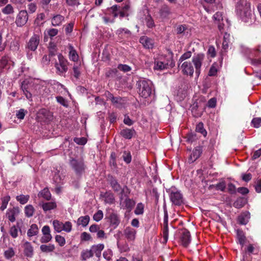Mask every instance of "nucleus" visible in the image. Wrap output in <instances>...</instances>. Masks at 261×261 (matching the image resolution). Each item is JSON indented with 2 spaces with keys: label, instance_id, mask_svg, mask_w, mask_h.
Returning <instances> with one entry per match:
<instances>
[{
  "label": "nucleus",
  "instance_id": "nucleus-1",
  "mask_svg": "<svg viewBox=\"0 0 261 261\" xmlns=\"http://www.w3.org/2000/svg\"><path fill=\"white\" fill-rule=\"evenodd\" d=\"M236 10L243 21L249 22L251 19V4L247 0H239L236 4Z\"/></svg>",
  "mask_w": 261,
  "mask_h": 261
},
{
  "label": "nucleus",
  "instance_id": "nucleus-2",
  "mask_svg": "<svg viewBox=\"0 0 261 261\" xmlns=\"http://www.w3.org/2000/svg\"><path fill=\"white\" fill-rule=\"evenodd\" d=\"M136 85L138 92L141 97L146 98L151 94V83L149 81L141 80L137 82Z\"/></svg>",
  "mask_w": 261,
  "mask_h": 261
},
{
  "label": "nucleus",
  "instance_id": "nucleus-3",
  "mask_svg": "<svg viewBox=\"0 0 261 261\" xmlns=\"http://www.w3.org/2000/svg\"><path fill=\"white\" fill-rule=\"evenodd\" d=\"M42 37L41 30H36L27 44V48L31 51H35L40 43Z\"/></svg>",
  "mask_w": 261,
  "mask_h": 261
},
{
  "label": "nucleus",
  "instance_id": "nucleus-4",
  "mask_svg": "<svg viewBox=\"0 0 261 261\" xmlns=\"http://www.w3.org/2000/svg\"><path fill=\"white\" fill-rule=\"evenodd\" d=\"M69 164L76 175L80 176L84 173L86 166L83 160L71 158Z\"/></svg>",
  "mask_w": 261,
  "mask_h": 261
},
{
  "label": "nucleus",
  "instance_id": "nucleus-5",
  "mask_svg": "<svg viewBox=\"0 0 261 261\" xmlns=\"http://www.w3.org/2000/svg\"><path fill=\"white\" fill-rule=\"evenodd\" d=\"M109 180L110 185L115 192L120 191L121 194L124 195V196H127L129 194L130 191L127 187L125 186L122 188L117 180L113 176L110 177Z\"/></svg>",
  "mask_w": 261,
  "mask_h": 261
},
{
  "label": "nucleus",
  "instance_id": "nucleus-6",
  "mask_svg": "<svg viewBox=\"0 0 261 261\" xmlns=\"http://www.w3.org/2000/svg\"><path fill=\"white\" fill-rule=\"evenodd\" d=\"M29 15L27 11L20 10L16 16L15 23L17 27H23L27 23Z\"/></svg>",
  "mask_w": 261,
  "mask_h": 261
},
{
  "label": "nucleus",
  "instance_id": "nucleus-7",
  "mask_svg": "<svg viewBox=\"0 0 261 261\" xmlns=\"http://www.w3.org/2000/svg\"><path fill=\"white\" fill-rule=\"evenodd\" d=\"M169 197L172 203L175 205H180L183 203V196L179 191L171 190Z\"/></svg>",
  "mask_w": 261,
  "mask_h": 261
},
{
  "label": "nucleus",
  "instance_id": "nucleus-8",
  "mask_svg": "<svg viewBox=\"0 0 261 261\" xmlns=\"http://www.w3.org/2000/svg\"><path fill=\"white\" fill-rule=\"evenodd\" d=\"M120 198V204L121 208L127 209L129 211H131L135 204V201L128 198V195L127 196H124V195H121Z\"/></svg>",
  "mask_w": 261,
  "mask_h": 261
},
{
  "label": "nucleus",
  "instance_id": "nucleus-9",
  "mask_svg": "<svg viewBox=\"0 0 261 261\" xmlns=\"http://www.w3.org/2000/svg\"><path fill=\"white\" fill-rule=\"evenodd\" d=\"M137 231L134 228L128 226L123 230V236L128 242L134 241L136 237Z\"/></svg>",
  "mask_w": 261,
  "mask_h": 261
},
{
  "label": "nucleus",
  "instance_id": "nucleus-10",
  "mask_svg": "<svg viewBox=\"0 0 261 261\" xmlns=\"http://www.w3.org/2000/svg\"><path fill=\"white\" fill-rule=\"evenodd\" d=\"M19 213L20 210L17 206L9 208L6 212V216L10 222H14L15 221L16 217L19 215Z\"/></svg>",
  "mask_w": 261,
  "mask_h": 261
},
{
  "label": "nucleus",
  "instance_id": "nucleus-11",
  "mask_svg": "<svg viewBox=\"0 0 261 261\" xmlns=\"http://www.w3.org/2000/svg\"><path fill=\"white\" fill-rule=\"evenodd\" d=\"M43 236L40 239L42 243H47L52 240V236L50 234V229L48 225L44 226L42 228Z\"/></svg>",
  "mask_w": 261,
  "mask_h": 261
},
{
  "label": "nucleus",
  "instance_id": "nucleus-12",
  "mask_svg": "<svg viewBox=\"0 0 261 261\" xmlns=\"http://www.w3.org/2000/svg\"><path fill=\"white\" fill-rule=\"evenodd\" d=\"M105 95L107 98V100L111 101L112 103L116 107H119L122 105L121 97L119 96L115 97L112 93L108 91L106 92Z\"/></svg>",
  "mask_w": 261,
  "mask_h": 261
},
{
  "label": "nucleus",
  "instance_id": "nucleus-13",
  "mask_svg": "<svg viewBox=\"0 0 261 261\" xmlns=\"http://www.w3.org/2000/svg\"><path fill=\"white\" fill-rule=\"evenodd\" d=\"M202 149L201 147L197 146L195 148L189 158V163H192L195 161L197 159L199 158L201 154L202 153Z\"/></svg>",
  "mask_w": 261,
  "mask_h": 261
},
{
  "label": "nucleus",
  "instance_id": "nucleus-14",
  "mask_svg": "<svg viewBox=\"0 0 261 261\" xmlns=\"http://www.w3.org/2000/svg\"><path fill=\"white\" fill-rule=\"evenodd\" d=\"M139 42L146 48L150 49L153 47V40L146 36L141 37L139 39Z\"/></svg>",
  "mask_w": 261,
  "mask_h": 261
},
{
  "label": "nucleus",
  "instance_id": "nucleus-15",
  "mask_svg": "<svg viewBox=\"0 0 261 261\" xmlns=\"http://www.w3.org/2000/svg\"><path fill=\"white\" fill-rule=\"evenodd\" d=\"M180 240L184 247H187L189 245L191 241V236L188 230L185 229L182 231Z\"/></svg>",
  "mask_w": 261,
  "mask_h": 261
},
{
  "label": "nucleus",
  "instance_id": "nucleus-16",
  "mask_svg": "<svg viewBox=\"0 0 261 261\" xmlns=\"http://www.w3.org/2000/svg\"><path fill=\"white\" fill-rule=\"evenodd\" d=\"M168 217L167 212L165 213L164 217V228L163 229V237L165 242H167L168 238Z\"/></svg>",
  "mask_w": 261,
  "mask_h": 261
},
{
  "label": "nucleus",
  "instance_id": "nucleus-17",
  "mask_svg": "<svg viewBox=\"0 0 261 261\" xmlns=\"http://www.w3.org/2000/svg\"><path fill=\"white\" fill-rule=\"evenodd\" d=\"M104 245L103 244H98L93 245L91 247V251L94 255L95 254L97 257H100L102 250L104 249Z\"/></svg>",
  "mask_w": 261,
  "mask_h": 261
},
{
  "label": "nucleus",
  "instance_id": "nucleus-18",
  "mask_svg": "<svg viewBox=\"0 0 261 261\" xmlns=\"http://www.w3.org/2000/svg\"><path fill=\"white\" fill-rule=\"evenodd\" d=\"M29 81L28 80H25L22 82L21 86V90L23 91L27 99H30L32 98V94L29 91Z\"/></svg>",
  "mask_w": 261,
  "mask_h": 261
},
{
  "label": "nucleus",
  "instance_id": "nucleus-19",
  "mask_svg": "<svg viewBox=\"0 0 261 261\" xmlns=\"http://www.w3.org/2000/svg\"><path fill=\"white\" fill-rule=\"evenodd\" d=\"M130 9V6L129 4H126L124 6L120 7V9L118 10V16L120 18L124 17H128L129 15V10Z\"/></svg>",
  "mask_w": 261,
  "mask_h": 261
},
{
  "label": "nucleus",
  "instance_id": "nucleus-20",
  "mask_svg": "<svg viewBox=\"0 0 261 261\" xmlns=\"http://www.w3.org/2000/svg\"><path fill=\"white\" fill-rule=\"evenodd\" d=\"M110 224L114 228L117 227L120 223V220L119 216L115 213H111L109 216Z\"/></svg>",
  "mask_w": 261,
  "mask_h": 261
},
{
  "label": "nucleus",
  "instance_id": "nucleus-21",
  "mask_svg": "<svg viewBox=\"0 0 261 261\" xmlns=\"http://www.w3.org/2000/svg\"><path fill=\"white\" fill-rule=\"evenodd\" d=\"M135 133L136 132L134 129H129L126 128L122 129L120 132V134L125 139H130L135 134Z\"/></svg>",
  "mask_w": 261,
  "mask_h": 261
},
{
  "label": "nucleus",
  "instance_id": "nucleus-22",
  "mask_svg": "<svg viewBox=\"0 0 261 261\" xmlns=\"http://www.w3.org/2000/svg\"><path fill=\"white\" fill-rule=\"evenodd\" d=\"M57 206V203L54 200L50 202H44L41 204V207L45 212L54 210Z\"/></svg>",
  "mask_w": 261,
  "mask_h": 261
},
{
  "label": "nucleus",
  "instance_id": "nucleus-23",
  "mask_svg": "<svg viewBox=\"0 0 261 261\" xmlns=\"http://www.w3.org/2000/svg\"><path fill=\"white\" fill-rule=\"evenodd\" d=\"M24 254L28 257H32L34 254L33 247L29 242H26L24 244Z\"/></svg>",
  "mask_w": 261,
  "mask_h": 261
},
{
  "label": "nucleus",
  "instance_id": "nucleus-24",
  "mask_svg": "<svg viewBox=\"0 0 261 261\" xmlns=\"http://www.w3.org/2000/svg\"><path fill=\"white\" fill-rule=\"evenodd\" d=\"M247 202L246 198L240 197L234 202L233 206L237 208H241L244 206Z\"/></svg>",
  "mask_w": 261,
  "mask_h": 261
},
{
  "label": "nucleus",
  "instance_id": "nucleus-25",
  "mask_svg": "<svg viewBox=\"0 0 261 261\" xmlns=\"http://www.w3.org/2000/svg\"><path fill=\"white\" fill-rule=\"evenodd\" d=\"M159 13L162 18H165L167 17L170 14L169 7L167 5H163L160 9Z\"/></svg>",
  "mask_w": 261,
  "mask_h": 261
},
{
  "label": "nucleus",
  "instance_id": "nucleus-26",
  "mask_svg": "<svg viewBox=\"0 0 261 261\" xmlns=\"http://www.w3.org/2000/svg\"><path fill=\"white\" fill-rule=\"evenodd\" d=\"M2 12L5 15H12L14 13V8L10 4H7L6 6L2 8Z\"/></svg>",
  "mask_w": 261,
  "mask_h": 261
},
{
  "label": "nucleus",
  "instance_id": "nucleus-27",
  "mask_svg": "<svg viewBox=\"0 0 261 261\" xmlns=\"http://www.w3.org/2000/svg\"><path fill=\"white\" fill-rule=\"evenodd\" d=\"M40 249L42 252L49 253L53 252L55 249V246L54 244H49L48 245H41Z\"/></svg>",
  "mask_w": 261,
  "mask_h": 261
},
{
  "label": "nucleus",
  "instance_id": "nucleus-28",
  "mask_svg": "<svg viewBox=\"0 0 261 261\" xmlns=\"http://www.w3.org/2000/svg\"><path fill=\"white\" fill-rule=\"evenodd\" d=\"M248 213L245 212L241 214L238 218V222L240 224L245 225L248 222Z\"/></svg>",
  "mask_w": 261,
  "mask_h": 261
},
{
  "label": "nucleus",
  "instance_id": "nucleus-29",
  "mask_svg": "<svg viewBox=\"0 0 261 261\" xmlns=\"http://www.w3.org/2000/svg\"><path fill=\"white\" fill-rule=\"evenodd\" d=\"M64 19V16L59 14L56 15L53 17L51 24L53 26H58L61 24Z\"/></svg>",
  "mask_w": 261,
  "mask_h": 261
},
{
  "label": "nucleus",
  "instance_id": "nucleus-30",
  "mask_svg": "<svg viewBox=\"0 0 261 261\" xmlns=\"http://www.w3.org/2000/svg\"><path fill=\"white\" fill-rule=\"evenodd\" d=\"M90 221V217L88 215L85 216H81L77 220V224L78 225H82L83 227H86L89 223Z\"/></svg>",
  "mask_w": 261,
  "mask_h": 261
},
{
  "label": "nucleus",
  "instance_id": "nucleus-31",
  "mask_svg": "<svg viewBox=\"0 0 261 261\" xmlns=\"http://www.w3.org/2000/svg\"><path fill=\"white\" fill-rule=\"evenodd\" d=\"M204 58V55L203 54H199L194 56L192 59L194 65H201Z\"/></svg>",
  "mask_w": 261,
  "mask_h": 261
},
{
  "label": "nucleus",
  "instance_id": "nucleus-32",
  "mask_svg": "<svg viewBox=\"0 0 261 261\" xmlns=\"http://www.w3.org/2000/svg\"><path fill=\"white\" fill-rule=\"evenodd\" d=\"M39 197H42L46 200H49L51 199V194L48 188H45L40 191L38 194Z\"/></svg>",
  "mask_w": 261,
  "mask_h": 261
},
{
  "label": "nucleus",
  "instance_id": "nucleus-33",
  "mask_svg": "<svg viewBox=\"0 0 261 261\" xmlns=\"http://www.w3.org/2000/svg\"><path fill=\"white\" fill-rule=\"evenodd\" d=\"M93 256L91 249L83 250L81 253V258L83 260H86Z\"/></svg>",
  "mask_w": 261,
  "mask_h": 261
},
{
  "label": "nucleus",
  "instance_id": "nucleus-34",
  "mask_svg": "<svg viewBox=\"0 0 261 261\" xmlns=\"http://www.w3.org/2000/svg\"><path fill=\"white\" fill-rule=\"evenodd\" d=\"M1 205L0 206V210L4 211L7 207L8 204L10 200V196L9 195H6L1 197Z\"/></svg>",
  "mask_w": 261,
  "mask_h": 261
},
{
  "label": "nucleus",
  "instance_id": "nucleus-35",
  "mask_svg": "<svg viewBox=\"0 0 261 261\" xmlns=\"http://www.w3.org/2000/svg\"><path fill=\"white\" fill-rule=\"evenodd\" d=\"M103 197L105 198V201L106 203L111 204L114 203L115 202V198L114 195L111 192H106L103 195Z\"/></svg>",
  "mask_w": 261,
  "mask_h": 261
},
{
  "label": "nucleus",
  "instance_id": "nucleus-36",
  "mask_svg": "<svg viewBox=\"0 0 261 261\" xmlns=\"http://www.w3.org/2000/svg\"><path fill=\"white\" fill-rule=\"evenodd\" d=\"M39 229L37 225L33 224L28 230L27 234L29 237H31L37 235Z\"/></svg>",
  "mask_w": 261,
  "mask_h": 261
},
{
  "label": "nucleus",
  "instance_id": "nucleus-37",
  "mask_svg": "<svg viewBox=\"0 0 261 261\" xmlns=\"http://www.w3.org/2000/svg\"><path fill=\"white\" fill-rule=\"evenodd\" d=\"M120 9V6L114 5L110 8H107V11L113 15L114 18L118 16V10Z\"/></svg>",
  "mask_w": 261,
  "mask_h": 261
},
{
  "label": "nucleus",
  "instance_id": "nucleus-38",
  "mask_svg": "<svg viewBox=\"0 0 261 261\" xmlns=\"http://www.w3.org/2000/svg\"><path fill=\"white\" fill-rule=\"evenodd\" d=\"M24 211L25 216L30 218L33 216L35 209L32 205L29 204L25 206Z\"/></svg>",
  "mask_w": 261,
  "mask_h": 261
},
{
  "label": "nucleus",
  "instance_id": "nucleus-39",
  "mask_svg": "<svg viewBox=\"0 0 261 261\" xmlns=\"http://www.w3.org/2000/svg\"><path fill=\"white\" fill-rule=\"evenodd\" d=\"M53 224L55 230L57 232H60L63 231V223L62 222L55 220L53 222Z\"/></svg>",
  "mask_w": 261,
  "mask_h": 261
},
{
  "label": "nucleus",
  "instance_id": "nucleus-40",
  "mask_svg": "<svg viewBox=\"0 0 261 261\" xmlns=\"http://www.w3.org/2000/svg\"><path fill=\"white\" fill-rule=\"evenodd\" d=\"M196 132L200 133L204 137L207 135V132L204 128L203 123L201 122H199L196 126Z\"/></svg>",
  "mask_w": 261,
  "mask_h": 261
},
{
  "label": "nucleus",
  "instance_id": "nucleus-41",
  "mask_svg": "<svg viewBox=\"0 0 261 261\" xmlns=\"http://www.w3.org/2000/svg\"><path fill=\"white\" fill-rule=\"evenodd\" d=\"M237 234L240 244L243 245L246 241V237L244 232L241 230L238 229Z\"/></svg>",
  "mask_w": 261,
  "mask_h": 261
},
{
  "label": "nucleus",
  "instance_id": "nucleus-42",
  "mask_svg": "<svg viewBox=\"0 0 261 261\" xmlns=\"http://www.w3.org/2000/svg\"><path fill=\"white\" fill-rule=\"evenodd\" d=\"M182 73L187 75L192 76L194 72L193 66H181Z\"/></svg>",
  "mask_w": 261,
  "mask_h": 261
},
{
  "label": "nucleus",
  "instance_id": "nucleus-43",
  "mask_svg": "<svg viewBox=\"0 0 261 261\" xmlns=\"http://www.w3.org/2000/svg\"><path fill=\"white\" fill-rule=\"evenodd\" d=\"M185 138L187 142L192 143L198 139V137L195 133L193 132L188 134Z\"/></svg>",
  "mask_w": 261,
  "mask_h": 261
},
{
  "label": "nucleus",
  "instance_id": "nucleus-44",
  "mask_svg": "<svg viewBox=\"0 0 261 261\" xmlns=\"http://www.w3.org/2000/svg\"><path fill=\"white\" fill-rule=\"evenodd\" d=\"M70 50L69 54L70 59L74 62L77 61L79 59V56L76 51L72 46H70Z\"/></svg>",
  "mask_w": 261,
  "mask_h": 261
},
{
  "label": "nucleus",
  "instance_id": "nucleus-45",
  "mask_svg": "<svg viewBox=\"0 0 261 261\" xmlns=\"http://www.w3.org/2000/svg\"><path fill=\"white\" fill-rule=\"evenodd\" d=\"M0 65H12L14 62L10 60L9 57L5 56L0 60Z\"/></svg>",
  "mask_w": 261,
  "mask_h": 261
},
{
  "label": "nucleus",
  "instance_id": "nucleus-46",
  "mask_svg": "<svg viewBox=\"0 0 261 261\" xmlns=\"http://www.w3.org/2000/svg\"><path fill=\"white\" fill-rule=\"evenodd\" d=\"M106 75L107 77H115V76H119L120 74L119 73V71L117 68H114L112 69H110L109 71H107L106 73Z\"/></svg>",
  "mask_w": 261,
  "mask_h": 261
},
{
  "label": "nucleus",
  "instance_id": "nucleus-47",
  "mask_svg": "<svg viewBox=\"0 0 261 261\" xmlns=\"http://www.w3.org/2000/svg\"><path fill=\"white\" fill-rule=\"evenodd\" d=\"M30 198V196L28 195H20L17 196L16 197V200L19 202V203L21 204H25L29 200Z\"/></svg>",
  "mask_w": 261,
  "mask_h": 261
},
{
  "label": "nucleus",
  "instance_id": "nucleus-48",
  "mask_svg": "<svg viewBox=\"0 0 261 261\" xmlns=\"http://www.w3.org/2000/svg\"><path fill=\"white\" fill-rule=\"evenodd\" d=\"M146 25L148 28H152L155 27L153 19L150 14L147 15L145 18Z\"/></svg>",
  "mask_w": 261,
  "mask_h": 261
},
{
  "label": "nucleus",
  "instance_id": "nucleus-49",
  "mask_svg": "<svg viewBox=\"0 0 261 261\" xmlns=\"http://www.w3.org/2000/svg\"><path fill=\"white\" fill-rule=\"evenodd\" d=\"M4 254L6 259H9L15 255V252L13 248L11 247L5 251Z\"/></svg>",
  "mask_w": 261,
  "mask_h": 261
},
{
  "label": "nucleus",
  "instance_id": "nucleus-50",
  "mask_svg": "<svg viewBox=\"0 0 261 261\" xmlns=\"http://www.w3.org/2000/svg\"><path fill=\"white\" fill-rule=\"evenodd\" d=\"M144 204L140 202L138 203L136 208L134 211V213L137 215H142L144 213Z\"/></svg>",
  "mask_w": 261,
  "mask_h": 261
},
{
  "label": "nucleus",
  "instance_id": "nucleus-51",
  "mask_svg": "<svg viewBox=\"0 0 261 261\" xmlns=\"http://www.w3.org/2000/svg\"><path fill=\"white\" fill-rule=\"evenodd\" d=\"M123 33L127 37H129L131 35L130 31L125 28H120L116 31V34L119 36H122Z\"/></svg>",
  "mask_w": 261,
  "mask_h": 261
},
{
  "label": "nucleus",
  "instance_id": "nucleus-52",
  "mask_svg": "<svg viewBox=\"0 0 261 261\" xmlns=\"http://www.w3.org/2000/svg\"><path fill=\"white\" fill-rule=\"evenodd\" d=\"M122 158L126 164H129L132 161V155L129 151H125L123 153Z\"/></svg>",
  "mask_w": 261,
  "mask_h": 261
},
{
  "label": "nucleus",
  "instance_id": "nucleus-53",
  "mask_svg": "<svg viewBox=\"0 0 261 261\" xmlns=\"http://www.w3.org/2000/svg\"><path fill=\"white\" fill-rule=\"evenodd\" d=\"M58 59L59 62H57L56 61L54 63L55 65H66L67 61L64 58L62 54H60L58 55Z\"/></svg>",
  "mask_w": 261,
  "mask_h": 261
},
{
  "label": "nucleus",
  "instance_id": "nucleus-54",
  "mask_svg": "<svg viewBox=\"0 0 261 261\" xmlns=\"http://www.w3.org/2000/svg\"><path fill=\"white\" fill-rule=\"evenodd\" d=\"M56 242H57L59 245L61 247L63 246L66 243V240L64 237L60 235H56L55 236Z\"/></svg>",
  "mask_w": 261,
  "mask_h": 261
},
{
  "label": "nucleus",
  "instance_id": "nucleus-55",
  "mask_svg": "<svg viewBox=\"0 0 261 261\" xmlns=\"http://www.w3.org/2000/svg\"><path fill=\"white\" fill-rule=\"evenodd\" d=\"M18 226H12L10 229V234L13 238H16L18 236Z\"/></svg>",
  "mask_w": 261,
  "mask_h": 261
},
{
  "label": "nucleus",
  "instance_id": "nucleus-56",
  "mask_svg": "<svg viewBox=\"0 0 261 261\" xmlns=\"http://www.w3.org/2000/svg\"><path fill=\"white\" fill-rule=\"evenodd\" d=\"M103 212L101 210H98L93 215V219L96 222L100 221L103 218Z\"/></svg>",
  "mask_w": 261,
  "mask_h": 261
},
{
  "label": "nucleus",
  "instance_id": "nucleus-57",
  "mask_svg": "<svg viewBox=\"0 0 261 261\" xmlns=\"http://www.w3.org/2000/svg\"><path fill=\"white\" fill-rule=\"evenodd\" d=\"M251 123L254 127L259 128L261 126V118H254L251 121Z\"/></svg>",
  "mask_w": 261,
  "mask_h": 261
},
{
  "label": "nucleus",
  "instance_id": "nucleus-58",
  "mask_svg": "<svg viewBox=\"0 0 261 261\" xmlns=\"http://www.w3.org/2000/svg\"><path fill=\"white\" fill-rule=\"evenodd\" d=\"M72 224L69 221H66L63 223V230L66 232H69L72 230Z\"/></svg>",
  "mask_w": 261,
  "mask_h": 261
},
{
  "label": "nucleus",
  "instance_id": "nucleus-59",
  "mask_svg": "<svg viewBox=\"0 0 261 261\" xmlns=\"http://www.w3.org/2000/svg\"><path fill=\"white\" fill-rule=\"evenodd\" d=\"M81 241H89L92 240L91 235L87 232H83L81 234Z\"/></svg>",
  "mask_w": 261,
  "mask_h": 261
},
{
  "label": "nucleus",
  "instance_id": "nucleus-60",
  "mask_svg": "<svg viewBox=\"0 0 261 261\" xmlns=\"http://www.w3.org/2000/svg\"><path fill=\"white\" fill-rule=\"evenodd\" d=\"M56 72L59 75H63L67 70V66H55Z\"/></svg>",
  "mask_w": 261,
  "mask_h": 261
},
{
  "label": "nucleus",
  "instance_id": "nucleus-61",
  "mask_svg": "<svg viewBox=\"0 0 261 261\" xmlns=\"http://www.w3.org/2000/svg\"><path fill=\"white\" fill-rule=\"evenodd\" d=\"M56 99L58 102L60 103L61 105L65 107H68V103L66 99L63 97L62 96H57Z\"/></svg>",
  "mask_w": 261,
  "mask_h": 261
},
{
  "label": "nucleus",
  "instance_id": "nucleus-62",
  "mask_svg": "<svg viewBox=\"0 0 261 261\" xmlns=\"http://www.w3.org/2000/svg\"><path fill=\"white\" fill-rule=\"evenodd\" d=\"M208 56L211 58H214L216 56V52L215 47L213 46H210L207 52Z\"/></svg>",
  "mask_w": 261,
  "mask_h": 261
},
{
  "label": "nucleus",
  "instance_id": "nucleus-63",
  "mask_svg": "<svg viewBox=\"0 0 261 261\" xmlns=\"http://www.w3.org/2000/svg\"><path fill=\"white\" fill-rule=\"evenodd\" d=\"M112 256V252L110 249L105 251L103 253V257L107 260H110Z\"/></svg>",
  "mask_w": 261,
  "mask_h": 261
},
{
  "label": "nucleus",
  "instance_id": "nucleus-64",
  "mask_svg": "<svg viewBox=\"0 0 261 261\" xmlns=\"http://www.w3.org/2000/svg\"><path fill=\"white\" fill-rule=\"evenodd\" d=\"M217 103L216 98L215 97H213L211 98L207 103V107L210 108H214L216 107Z\"/></svg>",
  "mask_w": 261,
  "mask_h": 261
}]
</instances>
